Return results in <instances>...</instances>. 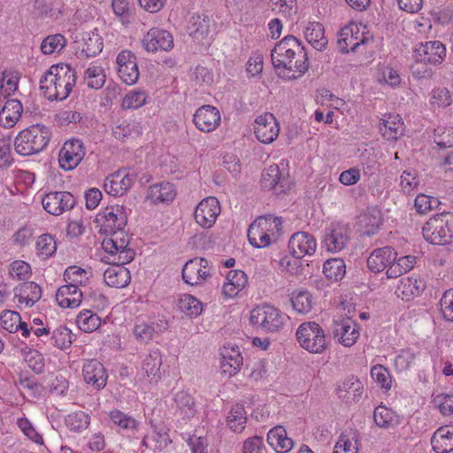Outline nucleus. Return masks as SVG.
Masks as SVG:
<instances>
[{
	"instance_id": "nucleus-4",
	"label": "nucleus",
	"mask_w": 453,
	"mask_h": 453,
	"mask_svg": "<svg viewBox=\"0 0 453 453\" xmlns=\"http://www.w3.org/2000/svg\"><path fill=\"white\" fill-rule=\"evenodd\" d=\"M250 323L267 333L279 332L284 326L286 316L277 308L272 305H261L255 307L250 311Z\"/></svg>"
},
{
	"instance_id": "nucleus-30",
	"label": "nucleus",
	"mask_w": 453,
	"mask_h": 453,
	"mask_svg": "<svg viewBox=\"0 0 453 453\" xmlns=\"http://www.w3.org/2000/svg\"><path fill=\"white\" fill-rule=\"evenodd\" d=\"M105 283L117 288H126L131 280L130 272L124 266H112L105 270L104 273Z\"/></svg>"
},
{
	"instance_id": "nucleus-40",
	"label": "nucleus",
	"mask_w": 453,
	"mask_h": 453,
	"mask_svg": "<svg viewBox=\"0 0 453 453\" xmlns=\"http://www.w3.org/2000/svg\"><path fill=\"white\" fill-rule=\"evenodd\" d=\"M375 424L381 428H390L400 423L396 413L385 406L380 405L373 411Z\"/></svg>"
},
{
	"instance_id": "nucleus-10",
	"label": "nucleus",
	"mask_w": 453,
	"mask_h": 453,
	"mask_svg": "<svg viewBox=\"0 0 453 453\" xmlns=\"http://www.w3.org/2000/svg\"><path fill=\"white\" fill-rule=\"evenodd\" d=\"M350 239V229L347 225L332 223L326 229L323 244L327 251L337 253L342 250Z\"/></svg>"
},
{
	"instance_id": "nucleus-56",
	"label": "nucleus",
	"mask_w": 453,
	"mask_h": 453,
	"mask_svg": "<svg viewBox=\"0 0 453 453\" xmlns=\"http://www.w3.org/2000/svg\"><path fill=\"white\" fill-rule=\"evenodd\" d=\"M372 378L385 389L391 388V376L388 370L381 365H377L371 369Z\"/></svg>"
},
{
	"instance_id": "nucleus-24",
	"label": "nucleus",
	"mask_w": 453,
	"mask_h": 453,
	"mask_svg": "<svg viewBox=\"0 0 453 453\" xmlns=\"http://www.w3.org/2000/svg\"><path fill=\"white\" fill-rule=\"evenodd\" d=\"M431 444L435 453L453 452V426L438 428L431 438Z\"/></svg>"
},
{
	"instance_id": "nucleus-11",
	"label": "nucleus",
	"mask_w": 453,
	"mask_h": 453,
	"mask_svg": "<svg viewBox=\"0 0 453 453\" xmlns=\"http://www.w3.org/2000/svg\"><path fill=\"white\" fill-rule=\"evenodd\" d=\"M85 156V149L81 140L72 139L64 143L59 151V165L65 171L78 166Z\"/></svg>"
},
{
	"instance_id": "nucleus-52",
	"label": "nucleus",
	"mask_w": 453,
	"mask_h": 453,
	"mask_svg": "<svg viewBox=\"0 0 453 453\" xmlns=\"http://www.w3.org/2000/svg\"><path fill=\"white\" fill-rule=\"evenodd\" d=\"M91 273H88L85 269L72 265L65 269L64 279L67 283H74L76 286L85 285Z\"/></svg>"
},
{
	"instance_id": "nucleus-39",
	"label": "nucleus",
	"mask_w": 453,
	"mask_h": 453,
	"mask_svg": "<svg viewBox=\"0 0 453 453\" xmlns=\"http://www.w3.org/2000/svg\"><path fill=\"white\" fill-rule=\"evenodd\" d=\"M284 180H281V173L277 165H269L262 173L261 176V186L265 189L277 188L279 186V191L284 190L285 185Z\"/></svg>"
},
{
	"instance_id": "nucleus-1",
	"label": "nucleus",
	"mask_w": 453,
	"mask_h": 453,
	"mask_svg": "<svg viewBox=\"0 0 453 453\" xmlns=\"http://www.w3.org/2000/svg\"><path fill=\"white\" fill-rule=\"evenodd\" d=\"M272 63L275 69L280 70V75L288 80L296 79L309 69L307 53L301 42L294 35H287L278 43L271 53Z\"/></svg>"
},
{
	"instance_id": "nucleus-9",
	"label": "nucleus",
	"mask_w": 453,
	"mask_h": 453,
	"mask_svg": "<svg viewBox=\"0 0 453 453\" xmlns=\"http://www.w3.org/2000/svg\"><path fill=\"white\" fill-rule=\"evenodd\" d=\"M412 56L419 63L440 65L446 57V47L440 41L421 42L415 47Z\"/></svg>"
},
{
	"instance_id": "nucleus-12",
	"label": "nucleus",
	"mask_w": 453,
	"mask_h": 453,
	"mask_svg": "<svg viewBox=\"0 0 453 453\" xmlns=\"http://www.w3.org/2000/svg\"><path fill=\"white\" fill-rule=\"evenodd\" d=\"M333 334L341 344L351 347L359 337V327L350 318L339 317L334 319Z\"/></svg>"
},
{
	"instance_id": "nucleus-57",
	"label": "nucleus",
	"mask_w": 453,
	"mask_h": 453,
	"mask_svg": "<svg viewBox=\"0 0 453 453\" xmlns=\"http://www.w3.org/2000/svg\"><path fill=\"white\" fill-rule=\"evenodd\" d=\"M103 50V40L98 34H93L84 42L81 53L87 58L95 57Z\"/></svg>"
},
{
	"instance_id": "nucleus-33",
	"label": "nucleus",
	"mask_w": 453,
	"mask_h": 453,
	"mask_svg": "<svg viewBox=\"0 0 453 453\" xmlns=\"http://www.w3.org/2000/svg\"><path fill=\"white\" fill-rule=\"evenodd\" d=\"M15 296L19 302L24 301L26 305L32 307L42 296L41 287L33 281H27L20 284L14 289Z\"/></svg>"
},
{
	"instance_id": "nucleus-27",
	"label": "nucleus",
	"mask_w": 453,
	"mask_h": 453,
	"mask_svg": "<svg viewBox=\"0 0 453 453\" xmlns=\"http://www.w3.org/2000/svg\"><path fill=\"white\" fill-rule=\"evenodd\" d=\"M221 368L224 373L234 375L241 368L243 358L238 347H224L221 353Z\"/></svg>"
},
{
	"instance_id": "nucleus-43",
	"label": "nucleus",
	"mask_w": 453,
	"mask_h": 453,
	"mask_svg": "<svg viewBox=\"0 0 453 453\" xmlns=\"http://www.w3.org/2000/svg\"><path fill=\"white\" fill-rule=\"evenodd\" d=\"M360 42H364V40L358 41L357 37L354 36L352 27H345L341 29L338 35V46L342 52L355 51L360 45Z\"/></svg>"
},
{
	"instance_id": "nucleus-36",
	"label": "nucleus",
	"mask_w": 453,
	"mask_h": 453,
	"mask_svg": "<svg viewBox=\"0 0 453 453\" xmlns=\"http://www.w3.org/2000/svg\"><path fill=\"white\" fill-rule=\"evenodd\" d=\"M104 234L110 236L103 240L102 248L108 254H115L116 250L125 249L129 244L128 237L123 229H114Z\"/></svg>"
},
{
	"instance_id": "nucleus-47",
	"label": "nucleus",
	"mask_w": 453,
	"mask_h": 453,
	"mask_svg": "<svg viewBox=\"0 0 453 453\" xmlns=\"http://www.w3.org/2000/svg\"><path fill=\"white\" fill-rule=\"evenodd\" d=\"M73 339L72 331L65 326H59L54 329L50 338L52 344L60 349L70 348Z\"/></svg>"
},
{
	"instance_id": "nucleus-8",
	"label": "nucleus",
	"mask_w": 453,
	"mask_h": 453,
	"mask_svg": "<svg viewBox=\"0 0 453 453\" xmlns=\"http://www.w3.org/2000/svg\"><path fill=\"white\" fill-rule=\"evenodd\" d=\"M138 174L132 169H120L106 177L104 191L112 196H121L132 187Z\"/></svg>"
},
{
	"instance_id": "nucleus-15",
	"label": "nucleus",
	"mask_w": 453,
	"mask_h": 453,
	"mask_svg": "<svg viewBox=\"0 0 453 453\" xmlns=\"http://www.w3.org/2000/svg\"><path fill=\"white\" fill-rule=\"evenodd\" d=\"M220 212L219 203L217 198L210 196L202 200L195 210V219L203 228L211 227Z\"/></svg>"
},
{
	"instance_id": "nucleus-49",
	"label": "nucleus",
	"mask_w": 453,
	"mask_h": 453,
	"mask_svg": "<svg viewBox=\"0 0 453 453\" xmlns=\"http://www.w3.org/2000/svg\"><path fill=\"white\" fill-rule=\"evenodd\" d=\"M180 310L189 317H196L202 312V303L190 295H184L179 300Z\"/></svg>"
},
{
	"instance_id": "nucleus-53",
	"label": "nucleus",
	"mask_w": 453,
	"mask_h": 453,
	"mask_svg": "<svg viewBox=\"0 0 453 453\" xmlns=\"http://www.w3.org/2000/svg\"><path fill=\"white\" fill-rule=\"evenodd\" d=\"M111 420L114 425L126 430H134L137 428L138 422L131 416L120 411L113 410L109 414Z\"/></svg>"
},
{
	"instance_id": "nucleus-63",
	"label": "nucleus",
	"mask_w": 453,
	"mask_h": 453,
	"mask_svg": "<svg viewBox=\"0 0 453 453\" xmlns=\"http://www.w3.org/2000/svg\"><path fill=\"white\" fill-rule=\"evenodd\" d=\"M433 402L439 408L442 415L446 416L453 413V395H437Z\"/></svg>"
},
{
	"instance_id": "nucleus-6",
	"label": "nucleus",
	"mask_w": 453,
	"mask_h": 453,
	"mask_svg": "<svg viewBox=\"0 0 453 453\" xmlns=\"http://www.w3.org/2000/svg\"><path fill=\"white\" fill-rule=\"evenodd\" d=\"M54 70L57 74V77L54 78L56 86L53 87L54 94L50 93L49 99L62 101L70 95L76 82L77 75L75 71L68 64L56 65Z\"/></svg>"
},
{
	"instance_id": "nucleus-13",
	"label": "nucleus",
	"mask_w": 453,
	"mask_h": 453,
	"mask_svg": "<svg viewBox=\"0 0 453 453\" xmlns=\"http://www.w3.org/2000/svg\"><path fill=\"white\" fill-rule=\"evenodd\" d=\"M142 44L148 52L168 51L173 47V37L166 30L153 27L143 36Z\"/></svg>"
},
{
	"instance_id": "nucleus-18",
	"label": "nucleus",
	"mask_w": 453,
	"mask_h": 453,
	"mask_svg": "<svg viewBox=\"0 0 453 453\" xmlns=\"http://www.w3.org/2000/svg\"><path fill=\"white\" fill-rule=\"evenodd\" d=\"M316 248L314 236L306 232L295 233L288 242L290 253L297 259L314 254Z\"/></svg>"
},
{
	"instance_id": "nucleus-44",
	"label": "nucleus",
	"mask_w": 453,
	"mask_h": 453,
	"mask_svg": "<svg viewBox=\"0 0 453 453\" xmlns=\"http://www.w3.org/2000/svg\"><path fill=\"white\" fill-rule=\"evenodd\" d=\"M323 273L330 280H341L346 273L344 261L341 258L327 259L323 265Z\"/></svg>"
},
{
	"instance_id": "nucleus-14",
	"label": "nucleus",
	"mask_w": 453,
	"mask_h": 453,
	"mask_svg": "<svg viewBox=\"0 0 453 453\" xmlns=\"http://www.w3.org/2000/svg\"><path fill=\"white\" fill-rule=\"evenodd\" d=\"M280 127L275 117L265 112L255 120L254 133L257 140L263 143L273 142L279 135Z\"/></svg>"
},
{
	"instance_id": "nucleus-55",
	"label": "nucleus",
	"mask_w": 453,
	"mask_h": 453,
	"mask_svg": "<svg viewBox=\"0 0 453 453\" xmlns=\"http://www.w3.org/2000/svg\"><path fill=\"white\" fill-rule=\"evenodd\" d=\"M434 142L440 149L453 146V127H437L434 130Z\"/></svg>"
},
{
	"instance_id": "nucleus-35",
	"label": "nucleus",
	"mask_w": 453,
	"mask_h": 453,
	"mask_svg": "<svg viewBox=\"0 0 453 453\" xmlns=\"http://www.w3.org/2000/svg\"><path fill=\"white\" fill-rule=\"evenodd\" d=\"M161 353L158 349L151 350L142 362V370L150 382H157L160 379Z\"/></svg>"
},
{
	"instance_id": "nucleus-5",
	"label": "nucleus",
	"mask_w": 453,
	"mask_h": 453,
	"mask_svg": "<svg viewBox=\"0 0 453 453\" xmlns=\"http://www.w3.org/2000/svg\"><path fill=\"white\" fill-rule=\"evenodd\" d=\"M296 338L299 344L311 353H321L326 348L324 330L314 321L301 324Z\"/></svg>"
},
{
	"instance_id": "nucleus-2",
	"label": "nucleus",
	"mask_w": 453,
	"mask_h": 453,
	"mask_svg": "<svg viewBox=\"0 0 453 453\" xmlns=\"http://www.w3.org/2000/svg\"><path fill=\"white\" fill-rule=\"evenodd\" d=\"M50 139L49 127L36 124L20 131L14 140L16 152L22 156H30L42 151Z\"/></svg>"
},
{
	"instance_id": "nucleus-51",
	"label": "nucleus",
	"mask_w": 453,
	"mask_h": 453,
	"mask_svg": "<svg viewBox=\"0 0 453 453\" xmlns=\"http://www.w3.org/2000/svg\"><path fill=\"white\" fill-rule=\"evenodd\" d=\"M36 248L39 256L43 258H49L55 254L57 250V242L52 235L43 234L38 237Z\"/></svg>"
},
{
	"instance_id": "nucleus-64",
	"label": "nucleus",
	"mask_w": 453,
	"mask_h": 453,
	"mask_svg": "<svg viewBox=\"0 0 453 453\" xmlns=\"http://www.w3.org/2000/svg\"><path fill=\"white\" fill-rule=\"evenodd\" d=\"M440 304L444 319L453 322V289L444 292Z\"/></svg>"
},
{
	"instance_id": "nucleus-48",
	"label": "nucleus",
	"mask_w": 453,
	"mask_h": 453,
	"mask_svg": "<svg viewBox=\"0 0 453 453\" xmlns=\"http://www.w3.org/2000/svg\"><path fill=\"white\" fill-rule=\"evenodd\" d=\"M66 44V40L64 35L55 34L48 35L41 43V51L44 55H50L54 52H59Z\"/></svg>"
},
{
	"instance_id": "nucleus-38",
	"label": "nucleus",
	"mask_w": 453,
	"mask_h": 453,
	"mask_svg": "<svg viewBox=\"0 0 453 453\" xmlns=\"http://www.w3.org/2000/svg\"><path fill=\"white\" fill-rule=\"evenodd\" d=\"M208 261L205 258H195L188 260L182 268V279L189 285L199 284V271L206 268Z\"/></svg>"
},
{
	"instance_id": "nucleus-61",
	"label": "nucleus",
	"mask_w": 453,
	"mask_h": 453,
	"mask_svg": "<svg viewBox=\"0 0 453 453\" xmlns=\"http://www.w3.org/2000/svg\"><path fill=\"white\" fill-rule=\"evenodd\" d=\"M82 117L80 112L70 110H64L57 113L54 117V122L58 127H65L71 123H79Z\"/></svg>"
},
{
	"instance_id": "nucleus-17",
	"label": "nucleus",
	"mask_w": 453,
	"mask_h": 453,
	"mask_svg": "<svg viewBox=\"0 0 453 453\" xmlns=\"http://www.w3.org/2000/svg\"><path fill=\"white\" fill-rule=\"evenodd\" d=\"M119 77L127 85L134 84L139 78V70L134 54L122 50L117 57Z\"/></svg>"
},
{
	"instance_id": "nucleus-45",
	"label": "nucleus",
	"mask_w": 453,
	"mask_h": 453,
	"mask_svg": "<svg viewBox=\"0 0 453 453\" xmlns=\"http://www.w3.org/2000/svg\"><path fill=\"white\" fill-rule=\"evenodd\" d=\"M361 222L364 224L365 230L364 234L371 236L379 229L382 224L380 211L376 208L368 209L362 216Z\"/></svg>"
},
{
	"instance_id": "nucleus-46",
	"label": "nucleus",
	"mask_w": 453,
	"mask_h": 453,
	"mask_svg": "<svg viewBox=\"0 0 453 453\" xmlns=\"http://www.w3.org/2000/svg\"><path fill=\"white\" fill-rule=\"evenodd\" d=\"M77 325L84 332L96 331L101 325V319L91 311L84 310L76 318Z\"/></svg>"
},
{
	"instance_id": "nucleus-3",
	"label": "nucleus",
	"mask_w": 453,
	"mask_h": 453,
	"mask_svg": "<svg viewBox=\"0 0 453 453\" xmlns=\"http://www.w3.org/2000/svg\"><path fill=\"white\" fill-rule=\"evenodd\" d=\"M424 239L434 245L453 243V212L443 211L431 217L423 226Z\"/></svg>"
},
{
	"instance_id": "nucleus-21",
	"label": "nucleus",
	"mask_w": 453,
	"mask_h": 453,
	"mask_svg": "<svg viewBox=\"0 0 453 453\" xmlns=\"http://www.w3.org/2000/svg\"><path fill=\"white\" fill-rule=\"evenodd\" d=\"M396 257V252L390 246L375 249L367 258V267L371 272L379 273L395 261Z\"/></svg>"
},
{
	"instance_id": "nucleus-62",
	"label": "nucleus",
	"mask_w": 453,
	"mask_h": 453,
	"mask_svg": "<svg viewBox=\"0 0 453 453\" xmlns=\"http://www.w3.org/2000/svg\"><path fill=\"white\" fill-rule=\"evenodd\" d=\"M20 316L16 311H4L0 316L1 326L8 331L13 333L18 330V322H19Z\"/></svg>"
},
{
	"instance_id": "nucleus-60",
	"label": "nucleus",
	"mask_w": 453,
	"mask_h": 453,
	"mask_svg": "<svg viewBox=\"0 0 453 453\" xmlns=\"http://www.w3.org/2000/svg\"><path fill=\"white\" fill-rule=\"evenodd\" d=\"M54 68H56V65H52L40 79V89L48 99L50 93L54 94L53 87L56 86L54 78L57 77V74Z\"/></svg>"
},
{
	"instance_id": "nucleus-37",
	"label": "nucleus",
	"mask_w": 453,
	"mask_h": 453,
	"mask_svg": "<svg viewBox=\"0 0 453 453\" xmlns=\"http://www.w3.org/2000/svg\"><path fill=\"white\" fill-rule=\"evenodd\" d=\"M304 35L307 42L318 50H323L327 45L324 27L319 22H309Z\"/></svg>"
},
{
	"instance_id": "nucleus-58",
	"label": "nucleus",
	"mask_w": 453,
	"mask_h": 453,
	"mask_svg": "<svg viewBox=\"0 0 453 453\" xmlns=\"http://www.w3.org/2000/svg\"><path fill=\"white\" fill-rule=\"evenodd\" d=\"M111 7L114 13L120 18L122 24L131 23L132 10L129 8L127 0H112Z\"/></svg>"
},
{
	"instance_id": "nucleus-16",
	"label": "nucleus",
	"mask_w": 453,
	"mask_h": 453,
	"mask_svg": "<svg viewBox=\"0 0 453 453\" xmlns=\"http://www.w3.org/2000/svg\"><path fill=\"white\" fill-rule=\"evenodd\" d=\"M76 203L74 196L70 192H50L42 198L43 208L52 215H60L71 210Z\"/></svg>"
},
{
	"instance_id": "nucleus-20",
	"label": "nucleus",
	"mask_w": 453,
	"mask_h": 453,
	"mask_svg": "<svg viewBox=\"0 0 453 453\" xmlns=\"http://www.w3.org/2000/svg\"><path fill=\"white\" fill-rule=\"evenodd\" d=\"M84 380L91 384L95 389L99 390L106 386L107 372L104 365L96 359L87 361L82 368Z\"/></svg>"
},
{
	"instance_id": "nucleus-59",
	"label": "nucleus",
	"mask_w": 453,
	"mask_h": 453,
	"mask_svg": "<svg viewBox=\"0 0 453 453\" xmlns=\"http://www.w3.org/2000/svg\"><path fill=\"white\" fill-rule=\"evenodd\" d=\"M146 103V94L142 91L127 93L122 100L123 109H137Z\"/></svg>"
},
{
	"instance_id": "nucleus-31",
	"label": "nucleus",
	"mask_w": 453,
	"mask_h": 453,
	"mask_svg": "<svg viewBox=\"0 0 453 453\" xmlns=\"http://www.w3.org/2000/svg\"><path fill=\"white\" fill-rule=\"evenodd\" d=\"M337 394L346 402H357L363 394L362 382L355 377L348 378L338 387Z\"/></svg>"
},
{
	"instance_id": "nucleus-34",
	"label": "nucleus",
	"mask_w": 453,
	"mask_h": 453,
	"mask_svg": "<svg viewBox=\"0 0 453 453\" xmlns=\"http://www.w3.org/2000/svg\"><path fill=\"white\" fill-rule=\"evenodd\" d=\"M176 196L174 187L170 182L152 185L146 198L153 203L172 202Z\"/></svg>"
},
{
	"instance_id": "nucleus-26",
	"label": "nucleus",
	"mask_w": 453,
	"mask_h": 453,
	"mask_svg": "<svg viewBox=\"0 0 453 453\" xmlns=\"http://www.w3.org/2000/svg\"><path fill=\"white\" fill-rule=\"evenodd\" d=\"M266 222L263 220L253 221L248 230V238L250 243L255 248H265L270 245V234L266 231Z\"/></svg>"
},
{
	"instance_id": "nucleus-25",
	"label": "nucleus",
	"mask_w": 453,
	"mask_h": 453,
	"mask_svg": "<svg viewBox=\"0 0 453 453\" xmlns=\"http://www.w3.org/2000/svg\"><path fill=\"white\" fill-rule=\"evenodd\" d=\"M267 442L277 453H287L294 446L292 439L288 437L286 430L280 426L268 432Z\"/></svg>"
},
{
	"instance_id": "nucleus-19",
	"label": "nucleus",
	"mask_w": 453,
	"mask_h": 453,
	"mask_svg": "<svg viewBox=\"0 0 453 453\" xmlns=\"http://www.w3.org/2000/svg\"><path fill=\"white\" fill-rule=\"evenodd\" d=\"M193 122L199 130L211 132L220 124L219 111L212 105H203L196 111Z\"/></svg>"
},
{
	"instance_id": "nucleus-22",
	"label": "nucleus",
	"mask_w": 453,
	"mask_h": 453,
	"mask_svg": "<svg viewBox=\"0 0 453 453\" xmlns=\"http://www.w3.org/2000/svg\"><path fill=\"white\" fill-rule=\"evenodd\" d=\"M210 19L206 15L194 14L189 18L187 32L198 42H208L210 35Z\"/></svg>"
},
{
	"instance_id": "nucleus-54",
	"label": "nucleus",
	"mask_w": 453,
	"mask_h": 453,
	"mask_svg": "<svg viewBox=\"0 0 453 453\" xmlns=\"http://www.w3.org/2000/svg\"><path fill=\"white\" fill-rule=\"evenodd\" d=\"M66 426L72 431L86 429L90 423V416L83 411L69 414L65 418Z\"/></svg>"
},
{
	"instance_id": "nucleus-7",
	"label": "nucleus",
	"mask_w": 453,
	"mask_h": 453,
	"mask_svg": "<svg viewBox=\"0 0 453 453\" xmlns=\"http://www.w3.org/2000/svg\"><path fill=\"white\" fill-rule=\"evenodd\" d=\"M96 223L100 225V233L124 229L127 223V212L124 205L108 206L97 214Z\"/></svg>"
},
{
	"instance_id": "nucleus-29",
	"label": "nucleus",
	"mask_w": 453,
	"mask_h": 453,
	"mask_svg": "<svg viewBox=\"0 0 453 453\" xmlns=\"http://www.w3.org/2000/svg\"><path fill=\"white\" fill-rule=\"evenodd\" d=\"M380 131L387 140H396L403 134L404 125L399 115L389 114L381 119L379 126Z\"/></svg>"
},
{
	"instance_id": "nucleus-41",
	"label": "nucleus",
	"mask_w": 453,
	"mask_h": 453,
	"mask_svg": "<svg viewBox=\"0 0 453 453\" xmlns=\"http://www.w3.org/2000/svg\"><path fill=\"white\" fill-rule=\"evenodd\" d=\"M291 303L296 311L306 314L312 308V295L305 289L295 290L291 295Z\"/></svg>"
},
{
	"instance_id": "nucleus-23",
	"label": "nucleus",
	"mask_w": 453,
	"mask_h": 453,
	"mask_svg": "<svg viewBox=\"0 0 453 453\" xmlns=\"http://www.w3.org/2000/svg\"><path fill=\"white\" fill-rule=\"evenodd\" d=\"M83 293L74 283L61 286L56 293V301L63 308H76L82 301Z\"/></svg>"
},
{
	"instance_id": "nucleus-50",
	"label": "nucleus",
	"mask_w": 453,
	"mask_h": 453,
	"mask_svg": "<svg viewBox=\"0 0 453 453\" xmlns=\"http://www.w3.org/2000/svg\"><path fill=\"white\" fill-rule=\"evenodd\" d=\"M85 81L90 88L99 89L105 82V74L101 66L93 65L85 72Z\"/></svg>"
},
{
	"instance_id": "nucleus-42",
	"label": "nucleus",
	"mask_w": 453,
	"mask_h": 453,
	"mask_svg": "<svg viewBox=\"0 0 453 453\" xmlns=\"http://www.w3.org/2000/svg\"><path fill=\"white\" fill-rule=\"evenodd\" d=\"M246 421V411L243 405H234L226 417L229 428L234 432L240 433L245 428Z\"/></svg>"
},
{
	"instance_id": "nucleus-32",
	"label": "nucleus",
	"mask_w": 453,
	"mask_h": 453,
	"mask_svg": "<svg viewBox=\"0 0 453 453\" xmlns=\"http://www.w3.org/2000/svg\"><path fill=\"white\" fill-rule=\"evenodd\" d=\"M176 411L183 419H189L196 413L194 397L187 391H178L173 395Z\"/></svg>"
},
{
	"instance_id": "nucleus-28",
	"label": "nucleus",
	"mask_w": 453,
	"mask_h": 453,
	"mask_svg": "<svg viewBox=\"0 0 453 453\" xmlns=\"http://www.w3.org/2000/svg\"><path fill=\"white\" fill-rule=\"evenodd\" d=\"M23 106L17 99H8L0 111V123L4 127H12L21 117Z\"/></svg>"
}]
</instances>
